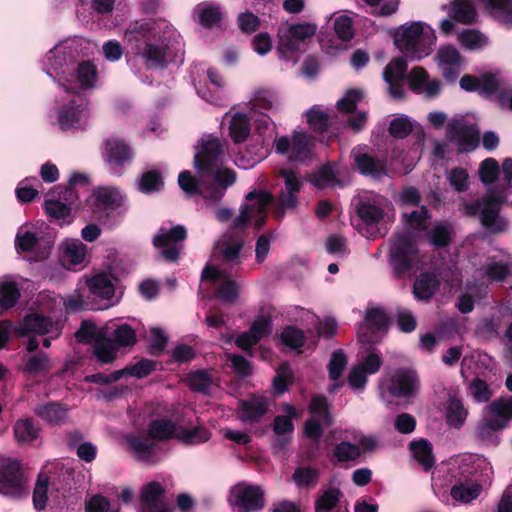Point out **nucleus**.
<instances>
[{
    "instance_id": "33",
    "label": "nucleus",
    "mask_w": 512,
    "mask_h": 512,
    "mask_svg": "<svg viewBox=\"0 0 512 512\" xmlns=\"http://www.w3.org/2000/svg\"><path fill=\"white\" fill-rule=\"evenodd\" d=\"M409 445L416 461L425 471L430 470L435 464L431 443L426 439H419L410 442Z\"/></svg>"
},
{
    "instance_id": "19",
    "label": "nucleus",
    "mask_w": 512,
    "mask_h": 512,
    "mask_svg": "<svg viewBox=\"0 0 512 512\" xmlns=\"http://www.w3.org/2000/svg\"><path fill=\"white\" fill-rule=\"evenodd\" d=\"M418 382L414 370L401 368L391 377L388 391L395 397H410L415 394Z\"/></svg>"
},
{
    "instance_id": "21",
    "label": "nucleus",
    "mask_w": 512,
    "mask_h": 512,
    "mask_svg": "<svg viewBox=\"0 0 512 512\" xmlns=\"http://www.w3.org/2000/svg\"><path fill=\"white\" fill-rule=\"evenodd\" d=\"M69 407L59 401H49L47 403L37 404L33 408V413L49 425H60L68 417Z\"/></svg>"
},
{
    "instance_id": "3",
    "label": "nucleus",
    "mask_w": 512,
    "mask_h": 512,
    "mask_svg": "<svg viewBox=\"0 0 512 512\" xmlns=\"http://www.w3.org/2000/svg\"><path fill=\"white\" fill-rule=\"evenodd\" d=\"M418 262L419 247L413 235L409 232L395 235L388 253V263L395 278H405L414 271Z\"/></svg>"
},
{
    "instance_id": "45",
    "label": "nucleus",
    "mask_w": 512,
    "mask_h": 512,
    "mask_svg": "<svg viewBox=\"0 0 512 512\" xmlns=\"http://www.w3.org/2000/svg\"><path fill=\"white\" fill-rule=\"evenodd\" d=\"M156 366V361L147 358H141L135 364H129L123 369H120V371L122 373V377L132 376L138 379H143L155 371Z\"/></svg>"
},
{
    "instance_id": "41",
    "label": "nucleus",
    "mask_w": 512,
    "mask_h": 512,
    "mask_svg": "<svg viewBox=\"0 0 512 512\" xmlns=\"http://www.w3.org/2000/svg\"><path fill=\"white\" fill-rule=\"evenodd\" d=\"M21 296L15 282L0 283V314L13 308Z\"/></svg>"
},
{
    "instance_id": "22",
    "label": "nucleus",
    "mask_w": 512,
    "mask_h": 512,
    "mask_svg": "<svg viewBox=\"0 0 512 512\" xmlns=\"http://www.w3.org/2000/svg\"><path fill=\"white\" fill-rule=\"evenodd\" d=\"M440 285L441 282L434 272H421L414 281L413 295L417 300L429 302L439 290Z\"/></svg>"
},
{
    "instance_id": "56",
    "label": "nucleus",
    "mask_w": 512,
    "mask_h": 512,
    "mask_svg": "<svg viewBox=\"0 0 512 512\" xmlns=\"http://www.w3.org/2000/svg\"><path fill=\"white\" fill-rule=\"evenodd\" d=\"M449 185L458 193L466 192L469 189V175L465 168L454 167L447 174Z\"/></svg>"
},
{
    "instance_id": "34",
    "label": "nucleus",
    "mask_w": 512,
    "mask_h": 512,
    "mask_svg": "<svg viewBox=\"0 0 512 512\" xmlns=\"http://www.w3.org/2000/svg\"><path fill=\"white\" fill-rule=\"evenodd\" d=\"M165 493L164 487L157 481H151L141 488L140 502L142 508H153L165 505L162 497Z\"/></svg>"
},
{
    "instance_id": "16",
    "label": "nucleus",
    "mask_w": 512,
    "mask_h": 512,
    "mask_svg": "<svg viewBox=\"0 0 512 512\" xmlns=\"http://www.w3.org/2000/svg\"><path fill=\"white\" fill-rule=\"evenodd\" d=\"M0 493L12 498H20L25 493L24 474L16 460L0 463Z\"/></svg>"
},
{
    "instance_id": "11",
    "label": "nucleus",
    "mask_w": 512,
    "mask_h": 512,
    "mask_svg": "<svg viewBox=\"0 0 512 512\" xmlns=\"http://www.w3.org/2000/svg\"><path fill=\"white\" fill-rule=\"evenodd\" d=\"M187 229L183 225H175L170 229L160 228L153 237L155 248H163L161 256L170 263H175L180 257L183 242L187 239Z\"/></svg>"
},
{
    "instance_id": "53",
    "label": "nucleus",
    "mask_w": 512,
    "mask_h": 512,
    "mask_svg": "<svg viewBox=\"0 0 512 512\" xmlns=\"http://www.w3.org/2000/svg\"><path fill=\"white\" fill-rule=\"evenodd\" d=\"M111 339L115 341V345L118 349L132 347L137 342L136 332L129 324L118 326Z\"/></svg>"
},
{
    "instance_id": "51",
    "label": "nucleus",
    "mask_w": 512,
    "mask_h": 512,
    "mask_svg": "<svg viewBox=\"0 0 512 512\" xmlns=\"http://www.w3.org/2000/svg\"><path fill=\"white\" fill-rule=\"evenodd\" d=\"M298 205V195L288 193L286 191H279L274 204L275 217L282 220L285 216L286 210L294 209Z\"/></svg>"
},
{
    "instance_id": "54",
    "label": "nucleus",
    "mask_w": 512,
    "mask_h": 512,
    "mask_svg": "<svg viewBox=\"0 0 512 512\" xmlns=\"http://www.w3.org/2000/svg\"><path fill=\"white\" fill-rule=\"evenodd\" d=\"M210 432L201 426L192 429L181 428L178 431L177 439L185 444H198L208 441Z\"/></svg>"
},
{
    "instance_id": "37",
    "label": "nucleus",
    "mask_w": 512,
    "mask_h": 512,
    "mask_svg": "<svg viewBox=\"0 0 512 512\" xmlns=\"http://www.w3.org/2000/svg\"><path fill=\"white\" fill-rule=\"evenodd\" d=\"M88 288L93 296L104 300H110L115 292L112 281L104 273L94 275L88 281Z\"/></svg>"
},
{
    "instance_id": "20",
    "label": "nucleus",
    "mask_w": 512,
    "mask_h": 512,
    "mask_svg": "<svg viewBox=\"0 0 512 512\" xmlns=\"http://www.w3.org/2000/svg\"><path fill=\"white\" fill-rule=\"evenodd\" d=\"M195 19L205 29L220 27L224 19V11L219 4L204 1L194 9Z\"/></svg>"
},
{
    "instance_id": "30",
    "label": "nucleus",
    "mask_w": 512,
    "mask_h": 512,
    "mask_svg": "<svg viewBox=\"0 0 512 512\" xmlns=\"http://www.w3.org/2000/svg\"><path fill=\"white\" fill-rule=\"evenodd\" d=\"M251 133V124L249 117L237 112L232 116L229 124V136L234 144L245 142Z\"/></svg>"
},
{
    "instance_id": "10",
    "label": "nucleus",
    "mask_w": 512,
    "mask_h": 512,
    "mask_svg": "<svg viewBox=\"0 0 512 512\" xmlns=\"http://www.w3.org/2000/svg\"><path fill=\"white\" fill-rule=\"evenodd\" d=\"M224 148L217 137L208 136L199 141L194 155V167L200 177L223 164Z\"/></svg>"
},
{
    "instance_id": "23",
    "label": "nucleus",
    "mask_w": 512,
    "mask_h": 512,
    "mask_svg": "<svg viewBox=\"0 0 512 512\" xmlns=\"http://www.w3.org/2000/svg\"><path fill=\"white\" fill-rule=\"evenodd\" d=\"M354 164L358 172L373 179H381L387 175V163L368 153H358L354 157Z\"/></svg>"
},
{
    "instance_id": "40",
    "label": "nucleus",
    "mask_w": 512,
    "mask_h": 512,
    "mask_svg": "<svg viewBox=\"0 0 512 512\" xmlns=\"http://www.w3.org/2000/svg\"><path fill=\"white\" fill-rule=\"evenodd\" d=\"M310 182L317 188L334 187L339 183L334 166L328 162L322 165L319 170L312 175Z\"/></svg>"
},
{
    "instance_id": "6",
    "label": "nucleus",
    "mask_w": 512,
    "mask_h": 512,
    "mask_svg": "<svg viewBox=\"0 0 512 512\" xmlns=\"http://www.w3.org/2000/svg\"><path fill=\"white\" fill-rule=\"evenodd\" d=\"M92 212L96 220L113 228L118 223L117 210L123 207L125 197L115 188L99 187L93 193Z\"/></svg>"
},
{
    "instance_id": "49",
    "label": "nucleus",
    "mask_w": 512,
    "mask_h": 512,
    "mask_svg": "<svg viewBox=\"0 0 512 512\" xmlns=\"http://www.w3.org/2000/svg\"><path fill=\"white\" fill-rule=\"evenodd\" d=\"M481 490L482 487L479 484L466 485L465 483H459L452 486L450 494L456 501L469 503L480 495Z\"/></svg>"
},
{
    "instance_id": "38",
    "label": "nucleus",
    "mask_w": 512,
    "mask_h": 512,
    "mask_svg": "<svg viewBox=\"0 0 512 512\" xmlns=\"http://www.w3.org/2000/svg\"><path fill=\"white\" fill-rule=\"evenodd\" d=\"M503 428H498L495 425V421L488 417H485L477 426L476 435L477 438L482 441L485 445L497 446L500 443L498 432L502 431Z\"/></svg>"
},
{
    "instance_id": "31",
    "label": "nucleus",
    "mask_w": 512,
    "mask_h": 512,
    "mask_svg": "<svg viewBox=\"0 0 512 512\" xmlns=\"http://www.w3.org/2000/svg\"><path fill=\"white\" fill-rule=\"evenodd\" d=\"M164 186V177L162 173L156 169L144 171L137 182L138 190L147 195L161 192Z\"/></svg>"
},
{
    "instance_id": "17",
    "label": "nucleus",
    "mask_w": 512,
    "mask_h": 512,
    "mask_svg": "<svg viewBox=\"0 0 512 512\" xmlns=\"http://www.w3.org/2000/svg\"><path fill=\"white\" fill-rule=\"evenodd\" d=\"M447 137L458 145L460 152L473 151L480 143V131L477 125L467 124L460 119H453L448 123Z\"/></svg>"
},
{
    "instance_id": "55",
    "label": "nucleus",
    "mask_w": 512,
    "mask_h": 512,
    "mask_svg": "<svg viewBox=\"0 0 512 512\" xmlns=\"http://www.w3.org/2000/svg\"><path fill=\"white\" fill-rule=\"evenodd\" d=\"M412 131V122L405 115H401L392 119L388 127L390 136L395 139H404L409 136Z\"/></svg>"
},
{
    "instance_id": "36",
    "label": "nucleus",
    "mask_w": 512,
    "mask_h": 512,
    "mask_svg": "<svg viewBox=\"0 0 512 512\" xmlns=\"http://www.w3.org/2000/svg\"><path fill=\"white\" fill-rule=\"evenodd\" d=\"M467 415L468 411L460 399L455 397L449 398L445 412L446 423L449 426L456 429L461 428L466 421Z\"/></svg>"
},
{
    "instance_id": "42",
    "label": "nucleus",
    "mask_w": 512,
    "mask_h": 512,
    "mask_svg": "<svg viewBox=\"0 0 512 512\" xmlns=\"http://www.w3.org/2000/svg\"><path fill=\"white\" fill-rule=\"evenodd\" d=\"M512 275V263L493 261L484 267V276L489 282H504Z\"/></svg>"
},
{
    "instance_id": "50",
    "label": "nucleus",
    "mask_w": 512,
    "mask_h": 512,
    "mask_svg": "<svg viewBox=\"0 0 512 512\" xmlns=\"http://www.w3.org/2000/svg\"><path fill=\"white\" fill-rule=\"evenodd\" d=\"M333 456L339 463L356 461L361 456L360 447L348 441L337 443L333 449Z\"/></svg>"
},
{
    "instance_id": "32",
    "label": "nucleus",
    "mask_w": 512,
    "mask_h": 512,
    "mask_svg": "<svg viewBox=\"0 0 512 512\" xmlns=\"http://www.w3.org/2000/svg\"><path fill=\"white\" fill-rule=\"evenodd\" d=\"M453 238V227L447 222L436 223L427 233V240L436 249L448 247Z\"/></svg>"
},
{
    "instance_id": "44",
    "label": "nucleus",
    "mask_w": 512,
    "mask_h": 512,
    "mask_svg": "<svg viewBox=\"0 0 512 512\" xmlns=\"http://www.w3.org/2000/svg\"><path fill=\"white\" fill-rule=\"evenodd\" d=\"M320 472L313 467H297L292 474V480L298 488H311L317 485Z\"/></svg>"
},
{
    "instance_id": "24",
    "label": "nucleus",
    "mask_w": 512,
    "mask_h": 512,
    "mask_svg": "<svg viewBox=\"0 0 512 512\" xmlns=\"http://www.w3.org/2000/svg\"><path fill=\"white\" fill-rule=\"evenodd\" d=\"M355 213L366 226H376L384 218L385 212L380 201L359 199L355 204Z\"/></svg>"
},
{
    "instance_id": "26",
    "label": "nucleus",
    "mask_w": 512,
    "mask_h": 512,
    "mask_svg": "<svg viewBox=\"0 0 512 512\" xmlns=\"http://www.w3.org/2000/svg\"><path fill=\"white\" fill-rule=\"evenodd\" d=\"M53 326V321L50 317L38 313H31L25 315L23 321L19 325L18 333L20 336H27L35 333L38 335L47 334Z\"/></svg>"
},
{
    "instance_id": "4",
    "label": "nucleus",
    "mask_w": 512,
    "mask_h": 512,
    "mask_svg": "<svg viewBox=\"0 0 512 512\" xmlns=\"http://www.w3.org/2000/svg\"><path fill=\"white\" fill-rule=\"evenodd\" d=\"M317 32V25L309 22L283 24L277 30V52L281 58L297 62L302 46Z\"/></svg>"
},
{
    "instance_id": "29",
    "label": "nucleus",
    "mask_w": 512,
    "mask_h": 512,
    "mask_svg": "<svg viewBox=\"0 0 512 512\" xmlns=\"http://www.w3.org/2000/svg\"><path fill=\"white\" fill-rule=\"evenodd\" d=\"M488 414V418L495 421L496 427L505 429L512 419V398L492 401L488 406Z\"/></svg>"
},
{
    "instance_id": "25",
    "label": "nucleus",
    "mask_w": 512,
    "mask_h": 512,
    "mask_svg": "<svg viewBox=\"0 0 512 512\" xmlns=\"http://www.w3.org/2000/svg\"><path fill=\"white\" fill-rule=\"evenodd\" d=\"M313 149L314 138L305 132L295 131L292 134V146L288 160L305 163L312 157Z\"/></svg>"
},
{
    "instance_id": "52",
    "label": "nucleus",
    "mask_w": 512,
    "mask_h": 512,
    "mask_svg": "<svg viewBox=\"0 0 512 512\" xmlns=\"http://www.w3.org/2000/svg\"><path fill=\"white\" fill-rule=\"evenodd\" d=\"M88 248L80 240H72L64 246L63 255L73 265L84 262Z\"/></svg>"
},
{
    "instance_id": "12",
    "label": "nucleus",
    "mask_w": 512,
    "mask_h": 512,
    "mask_svg": "<svg viewBox=\"0 0 512 512\" xmlns=\"http://www.w3.org/2000/svg\"><path fill=\"white\" fill-rule=\"evenodd\" d=\"M227 501L237 512H255L265 506L262 489L257 485L245 483L231 487Z\"/></svg>"
},
{
    "instance_id": "39",
    "label": "nucleus",
    "mask_w": 512,
    "mask_h": 512,
    "mask_svg": "<svg viewBox=\"0 0 512 512\" xmlns=\"http://www.w3.org/2000/svg\"><path fill=\"white\" fill-rule=\"evenodd\" d=\"M50 477L46 472H40L33 490V505L38 511H42L47 506Z\"/></svg>"
},
{
    "instance_id": "62",
    "label": "nucleus",
    "mask_w": 512,
    "mask_h": 512,
    "mask_svg": "<svg viewBox=\"0 0 512 512\" xmlns=\"http://www.w3.org/2000/svg\"><path fill=\"white\" fill-rule=\"evenodd\" d=\"M334 31L343 42H349L354 38L353 21L347 15H341L334 20Z\"/></svg>"
},
{
    "instance_id": "63",
    "label": "nucleus",
    "mask_w": 512,
    "mask_h": 512,
    "mask_svg": "<svg viewBox=\"0 0 512 512\" xmlns=\"http://www.w3.org/2000/svg\"><path fill=\"white\" fill-rule=\"evenodd\" d=\"M488 8L499 13L498 18L505 24H512V0H485Z\"/></svg>"
},
{
    "instance_id": "28",
    "label": "nucleus",
    "mask_w": 512,
    "mask_h": 512,
    "mask_svg": "<svg viewBox=\"0 0 512 512\" xmlns=\"http://www.w3.org/2000/svg\"><path fill=\"white\" fill-rule=\"evenodd\" d=\"M92 350L99 363L111 364L116 360L119 349L115 345V341L104 334H99L92 344Z\"/></svg>"
},
{
    "instance_id": "8",
    "label": "nucleus",
    "mask_w": 512,
    "mask_h": 512,
    "mask_svg": "<svg viewBox=\"0 0 512 512\" xmlns=\"http://www.w3.org/2000/svg\"><path fill=\"white\" fill-rule=\"evenodd\" d=\"M308 412L311 414V417L304 422V435L313 442H319L324 434V428L330 427L334 423L326 396L323 394L312 396Z\"/></svg>"
},
{
    "instance_id": "57",
    "label": "nucleus",
    "mask_w": 512,
    "mask_h": 512,
    "mask_svg": "<svg viewBox=\"0 0 512 512\" xmlns=\"http://www.w3.org/2000/svg\"><path fill=\"white\" fill-rule=\"evenodd\" d=\"M500 167L496 159L486 158L479 166V177L483 184H493L499 176Z\"/></svg>"
},
{
    "instance_id": "46",
    "label": "nucleus",
    "mask_w": 512,
    "mask_h": 512,
    "mask_svg": "<svg viewBox=\"0 0 512 512\" xmlns=\"http://www.w3.org/2000/svg\"><path fill=\"white\" fill-rule=\"evenodd\" d=\"M343 493L339 488H329L315 501V512H329L337 510Z\"/></svg>"
},
{
    "instance_id": "1",
    "label": "nucleus",
    "mask_w": 512,
    "mask_h": 512,
    "mask_svg": "<svg viewBox=\"0 0 512 512\" xmlns=\"http://www.w3.org/2000/svg\"><path fill=\"white\" fill-rule=\"evenodd\" d=\"M436 36L430 26L417 21L401 26L394 36L396 47L412 59H422L432 52Z\"/></svg>"
},
{
    "instance_id": "27",
    "label": "nucleus",
    "mask_w": 512,
    "mask_h": 512,
    "mask_svg": "<svg viewBox=\"0 0 512 512\" xmlns=\"http://www.w3.org/2000/svg\"><path fill=\"white\" fill-rule=\"evenodd\" d=\"M41 427L33 418L18 419L13 425V433L19 445L29 444L40 436Z\"/></svg>"
},
{
    "instance_id": "13",
    "label": "nucleus",
    "mask_w": 512,
    "mask_h": 512,
    "mask_svg": "<svg viewBox=\"0 0 512 512\" xmlns=\"http://www.w3.org/2000/svg\"><path fill=\"white\" fill-rule=\"evenodd\" d=\"M88 101L80 94L74 96L69 102L57 110V122L61 131L83 129L87 123Z\"/></svg>"
},
{
    "instance_id": "15",
    "label": "nucleus",
    "mask_w": 512,
    "mask_h": 512,
    "mask_svg": "<svg viewBox=\"0 0 512 512\" xmlns=\"http://www.w3.org/2000/svg\"><path fill=\"white\" fill-rule=\"evenodd\" d=\"M174 36L175 29L169 24L168 28L156 36L155 40H152L138 55L143 58L149 67L166 68L169 45Z\"/></svg>"
},
{
    "instance_id": "47",
    "label": "nucleus",
    "mask_w": 512,
    "mask_h": 512,
    "mask_svg": "<svg viewBox=\"0 0 512 512\" xmlns=\"http://www.w3.org/2000/svg\"><path fill=\"white\" fill-rule=\"evenodd\" d=\"M77 81L84 89L92 88L97 80V68L90 61H82L75 70Z\"/></svg>"
},
{
    "instance_id": "61",
    "label": "nucleus",
    "mask_w": 512,
    "mask_h": 512,
    "mask_svg": "<svg viewBox=\"0 0 512 512\" xmlns=\"http://www.w3.org/2000/svg\"><path fill=\"white\" fill-rule=\"evenodd\" d=\"M211 385L212 378L206 370H196L189 375V387L194 392L207 393Z\"/></svg>"
},
{
    "instance_id": "58",
    "label": "nucleus",
    "mask_w": 512,
    "mask_h": 512,
    "mask_svg": "<svg viewBox=\"0 0 512 512\" xmlns=\"http://www.w3.org/2000/svg\"><path fill=\"white\" fill-rule=\"evenodd\" d=\"M429 80L427 71L421 67H413L407 75L409 89L416 94L423 93L424 86Z\"/></svg>"
},
{
    "instance_id": "60",
    "label": "nucleus",
    "mask_w": 512,
    "mask_h": 512,
    "mask_svg": "<svg viewBox=\"0 0 512 512\" xmlns=\"http://www.w3.org/2000/svg\"><path fill=\"white\" fill-rule=\"evenodd\" d=\"M44 210L46 214L54 220H63L71 214V207L57 199L45 200Z\"/></svg>"
},
{
    "instance_id": "2",
    "label": "nucleus",
    "mask_w": 512,
    "mask_h": 512,
    "mask_svg": "<svg viewBox=\"0 0 512 512\" xmlns=\"http://www.w3.org/2000/svg\"><path fill=\"white\" fill-rule=\"evenodd\" d=\"M178 431L179 429L171 419H154L148 425L146 437L129 434L125 440L129 449L137 455V459L144 461L155 452L156 444L153 441L164 442L177 439Z\"/></svg>"
},
{
    "instance_id": "35",
    "label": "nucleus",
    "mask_w": 512,
    "mask_h": 512,
    "mask_svg": "<svg viewBox=\"0 0 512 512\" xmlns=\"http://www.w3.org/2000/svg\"><path fill=\"white\" fill-rule=\"evenodd\" d=\"M476 9L471 0H453L450 17L456 22L470 25L476 20Z\"/></svg>"
},
{
    "instance_id": "14",
    "label": "nucleus",
    "mask_w": 512,
    "mask_h": 512,
    "mask_svg": "<svg viewBox=\"0 0 512 512\" xmlns=\"http://www.w3.org/2000/svg\"><path fill=\"white\" fill-rule=\"evenodd\" d=\"M203 188L206 190L204 199L208 201H220L228 187L236 182V172L227 167L218 166L209 171L205 177H201Z\"/></svg>"
},
{
    "instance_id": "64",
    "label": "nucleus",
    "mask_w": 512,
    "mask_h": 512,
    "mask_svg": "<svg viewBox=\"0 0 512 512\" xmlns=\"http://www.w3.org/2000/svg\"><path fill=\"white\" fill-rule=\"evenodd\" d=\"M307 122L316 132H324L330 125L329 115L316 107L307 112Z\"/></svg>"
},
{
    "instance_id": "48",
    "label": "nucleus",
    "mask_w": 512,
    "mask_h": 512,
    "mask_svg": "<svg viewBox=\"0 0 512 512\" xmlns=\"http://www.w3.org/2000/svg\"><path fill=\"white\" fill-rule=\"evenodd\" d=\"M280 340L282 343L293 350L301 349L306 341L303 330L293 325H288L283 328L280 333Z\"/></svg>"
},
{
    "instance_id": "5",
    "label": "nucleus",
    "mask_w": 512,
    "mask_h": 512,
    "mask_svg": "<svg viewBox=\"0 0 512 512\" xmlns=\"http://www.w3.org/2000/svg\"><path fill=\"white\" fill-rule=\"evenodd\" d=\"M507 201L504 188L495 187L482 196L480 223L491 234L498 235L509 231V221L500 215Z\"/></svg>"
},
{
    "instance_id": "43",
    "label": "nucleus",
    "mask_w": 512,
    "mask_h": 512,
    "mask_svg": "<svg viewBox=\"0 0 512 512\" xmlns=\"http://www.w3.org/2000/svg\"><path fill=\"white\" fill-rule=\"evenodd\" d=\"M178 184L179 187L190 196L199 195L204 198V195L206 194V190L202 185L201 177L199 176V179H197L188 170H184L179 173Z\"/></svg>"
},
{
    "instance_id": "7",
    "label": "nucleus",
    "mask_w": 512,
    "mask_h": 512,
    "mask_svg": "<svg viewBox=\"0 0 512 512\" xmlns=\"http://www.w3.org/2000/svg\"><path fill=\"white\" fill-rule=\"evenodd\" d=\"M102 157L112 175L122 176L135 160V149L122 137L112 136L104 143Z\"/></svg>"
},
{
    "instance_id": "59",
    "label": "nucleus",
    "mask_w": 512,
    "mask_h": 512,
    "mask_svg": "<svg viewBox=\"0 0 512 512\" xmlns=\"http://www.w3.org/2000/svg\"><path fill=\"white\" fill-rule=\"evenodd\" d=\"M279 176L284 180L285 185L281 191H286L288 193L297 195L299 194L303 186V182L298 172L288 168H281L279 170Z\"/></svg>"
},
{
    "instance_id": "18",
    "label": "nucleus",
    "mask_w": 512,
    "mask_h": 512,
    "mask_svg": "<svg viewBox=\"0 0 512 512\" xmlns=\"http://www.w3.org/2000/svg\"><path fill=\"white\" fill-rule=\"evenodd\" d=\"M238 418L244 423H258L269 410V400L264 395H252L238 403Z\"/></svg>"
},
{
    "instance_id": "9",
    "label": "nucleus",
    "mask_w": 512,
    "mask_h": 512,
    "mask_svg": "<svg viewBox=\"0 0 512 512\" xmlns=\"http://www.w3.org/2000/svg\"><path fill=\"white\" fill-rule=\"evenodd\" d=\"M169 24L165 19L132 22L124 33V42L130 47L132 53L137 55L164 29L168 28Z\"/></svg>"
}]
</instances>
